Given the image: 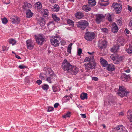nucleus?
I'll list each match as a JSON object with an SVG mask.
<instances>
[{
  "label": "nucleus",
  "instance_id": "f257e3e1",
  "mask_svg": "<svg viewBox=\"0 0 132 132\" xmlns=\"http://www.w3.org/2000/svg\"><path fill=\"white\" fill-rule=\"evenodd\" d=\"M35 38L36 42L38 45H42L46 41L45 36L42 34H39L38 36H35Z\"/></svg>",
  "mask_w": 132,
  "mask_h": 132
},
{
  "label": "nucleus",
  "instance_id": "f03ea898",
  "mask_svg": "<svg viewBox=\"0 0 132 132\" xmlns=\"http://www.w3.org/2000/svg\"><path fill=\"white\" fill-rule=\"evenodd\" d=\"M88 22L85 20H81L78 21L77 24V27L82 30H84L88 26Z\"/></svg>",
  "mask_w": 132,
  "mask_h": 132
},
{
  "label": "nucleus",
  "instance_id": "7ed1b4c3",
  "mask_svg": "<svg viewBox=\"0 0 132 132\" xmlns=\"http://www.w3.org/2000/svg\"><path fill=\"white\" fill-rule=\"evenodd\" d=\"M60 38V37L59 36L51 38L50 40L52 44L55 47L59 46V45Z\"/></svg>",
  "mask_w": 132,
  "mask_h": 132
},
{
  "label": "nucleus",
  "instance_id": "20e7f679",
  "mask_svg": "<svg viewBox=\"0 0 132 132\" xmlns=\"http://www.w3.org/2000/svg\"><path fill=\"white\" fill-rule=\"evenodd\" d=\"M61 67L63 70L69 72L70 67H71V65L66 59H65L62 63Z\"/></svg>",
  "mask_w": 132,
  "mask_h": 132
},
{
  "label": "nucleus",
  "instance_id": "39448f33",
  "mask_svg": "<svg viewBox=\"0 0 132 132\" xmlns=\"http://www.w3.org/2000/svg\"><path fill=\"white\" fill-rule=\"evenodd\" d=\"M112 7L114 8V11L115 12L116 14H119L121 12L122 7L120 4L117 3H113L112 5Z\"/></svg>",
  "mask_w": 132,
  "mask_h": 132
},
{
  "label": "nucleus",
  "instance_id": "423d86ee",
  "mask_svg": "<svg viewBox=\"0 0 132 132\" xmlns=\"http://www.w3.org/2000/svg\"><path fill=\"white\" fill-rule=\"evenodd\" d=\"M96 63H95L89 62L87 64H85L84 66L85 67V70L86 71L88 72H90V69L94 68L96 66Z\"/></svg>",
  "mask_w": 132,
  "mask_h": 132
},
{
  "label": "nucleus",
  "instance_id": "0eeeda50",
  "mask_svg": "<svg viewBox=\"0 0 132 132\" xmlns=\"http://www.w3.org/2000/svg\"><path fill=\"white\" fill-rule=\"evenodd\" d=\"M95 34L93 32H87L85 33L84 38L86 40L91 41L95 37Z\"/></svg>",
  "mask_w": 132,
  "mask_h": 132
},
{
  "label": "nucleus",
  "instance_id": "6e6552de",
  "mask_svg": "<svg viewBox=\"0 0 132 132\" xmlns=\"http://www.w3.org/2000/svg\"><path fill=\"white\" fill-rule=\"evenodd\" d=\"M105 15L102 14H97L95 15V21L96 23L99 24L105 18Z\"/></svg>",
  "mask_w": 132,
  "mask_h": 132
},
{
  "label": "nucleus",
  "instance_id": "1a4fd4ad",
  "mask_svg": "<svg viewBox=\"0 0 132 132\" xmlns=\"http://www.w3.org/2000/svg\"><path fill=\"white\" fill-rule=\"evenodd\" d=\"M115 132H128L125 127L122 125H117L114 129Z\"/></svg>",
  "mask_w": 132,
  "mask_h": 132
},
{
  "label": "nucleus",
  "instance_id": "9d476101",
  "mask_svg": "<svg viewBox=\"0 0 132 132\" xmlns=\"http://www.w3.org/2000/svg\"><path fill=\"white\" fill-rule=\"evenodd\" d=\"M79 71L78 68L76 66H72L70 67L69 72H71L72 75H76Z\"/></svg>",
  "mask_w": 132,
  "mask_h": 132
},
{
  "label": "nucleus",
  "instance_id": "9b49d317",
  "mask_svg": "<svg viewBox=\"0 0 132 132\" xmlns=\"http://www.w3.org/2000/svg\"><path fill=\"white\" fill-rule=\"evenodd\" d=\"M130 92L129 91H118L117 94L121 97H126L129 95Z\"/></svg>",
  "mask_w": 132,
  "mask_h": 132
},
{
  "label": "nucleus",
  "instance_id": "f8f14e48",
  "mask_svg": "<svg viewBox=\"0 0 132 132\" xmlns=\"http://www.w3.org/2000/svg\"><path fill=\"white\" fill-rule=\"evenodd\" d=\"M107 43V42L105 40L100 42L98 44V46L101 50H104L106 47Z\"/></svg>",
  "mask_w": 132,
  "mask_h": 132
},
{
  "label": "nucleus",
  "instance_id": "ddd939ff",
  "mask_svg": "<svg viewBox=\"0 0 132 132\" xmlns=\"http://www.w3.org/2000/svg\"><path fill=\"white\" fill-rule=\"evenodd\" d=\"M45 70H46V75H49V76L51 77L54 76L55 77H56L55 75L53 73V71L51 70V69L50 68L48 67L45 68Z\"/></svg>",
  "mask_w": 132,
  "mask_h": 132
},
{
  "label": "nucleus",
  "instance_id": "4468645a",
  "mask_svg": "<svg viewBox=\"0 0 132 132\" xmlns=\"http://www.w3.org/2000/svg\"><path fill=\"white\" fill-rule=\"evenodd\" d=\"M121 79L122 80V81H126L127 80L131 78L130 76L129 75H127L125 73H121Z\"/></svg>",
  "mask_w": 132,
  "mask_h": 132
},
{
  "label": "nucleus",
  "instance_id": "2eb2a0df",
  "mask_svg": "<svg viewBox=\"0 0 132 132\" xmlns=\"http://www.w3.org/2000/svg\"><path fill=\"white\" fill-rule=\"evenodd\" d=\"M126 40L124 39L123 37H120L118 39L117 43L119 45L123 46L124 44L126 43Z\"/></svg>",
  "mask_w": 132,
  "mask_h": 132
},
{
  "label": "nucleus",
  "instance_id": "dca6fc26",
  "mask_svg": "<svg viewBox=\"0 0 132 132\" xmlns=\"http://www.w3.org/2000/svg\"><path fill=\"white\" fill-rule=\"evenodd\" d=\"M11 21L13 23L19 24L20 21V18L17 16H14V18H11Z\"/></svg>",
  "mask_w": 132,
  "mask_h": 132
},
{
  "label": "nucleus",
  "instance_id": "f3484780",
  "mask_svg": "<svg viewBox=\"0 0 132 132\" xmlns=\"http://www.w3.org/2000/svg\"><path fill=\"white\" fill-rule=\"evenodd\" d=\"M26 44L27 48L29 50L32 49L34 47V43L30 40H28L26 41Z\"/></svg>",
  "mask_w": 132,
  "mask_h": 132
},
{
  "label": "nucleus",
  "instance_id": "a211bd4d",
  "mask_svg": "<svg viewBox=\"0 0 132 132\" xmlns=\"http://www.w3.org/2000/svg\"><path fill=\"white\" fill-rule=\"evenodd\" d=\"M111 29L112 31L114 33H116L118 32V28L115 23L113 22L112 23Z\"/></svg>",
  "mask_w": 132,
  "mask_h": 132
},
{
  "label": "nucleus",
  "instance_id": "6ab92c4d",
  "mask_svg": "<svg viewBox=\"0 0 132 132\" xmlns=\"http://www.w3.org/2000/svg\"><path fill=\"white\" fill-rule=\"evenodd\" d=\"M37 22L40 26L42 27L44 26L45 24V20L43 17H41L39 19Z\"/></svg>",
  "mask_w": 132,
  "mask_h": 132
},
{
  "label": "nucleus",
  "instance_id": "aec40b11",
  "mask_svg": "<svg viewBox=\"0 0 132 132\" xmlns=\"http://www.w3.org/2000/svg\"><path fill=\"white\" fill-rule=\"evenodd\" d=\"M100 62L102 65L103 67H106L108 65L107 61L102 57L100 58Z\"/></svg>",
  "mask_w": 132,
  "mask_h": 132
},
{
  "label": "nucleus",
  "instance_id": "412c9836",
  "mask_svg": "<svg viewBox=\"0 0 132 132\" xmlns=\"http://www.w3.org/2000/svg\"><path fill=\"white\" fill-rule=\"evenodd\" d=\"M35 8L36 10H40L42 8V4L41 2H37L35 4Z\"/></svg>",
  "mask_w": 132,
  "mask_h": 132
},
{
  "label": "nucleus",
  "instance_id": "4be33fe9",
  "mask_svg": "<svg viewBox=\"0 0 132 132\" xmlns=\"http://www.w3.org/2000/svg\"><path fill=\"white\" fill-rule=\"evenodd\" d=\"M106 69L110 71H113L115 70V66L112 64H108L107 67Z\"/></svg>",
  "mask_w": 132,
  "mask_h": 132
},
{
  "label": "nucleus",
  "instance_id": "5701e85b",
  "mask_svg": "<svg viewBox=\"0 0 132 132\" xmlns=\"http://www.w3.org/2000/svg\"><path fill=\"white\" fill-rule=\"evenodd\" d=\"M60 8L59 5L57 4H55L52 7V10L54 12H57L59 11Z\"/></svg>",
  "mask_w": 132,
  "mask_h": 132
},
{
  "label": "nucleus",
  "instance_id": "b1692460",
  "mask_svg": "<svg viewBox=\"0 0 132 132\" xmlns=\"http://www.w3.org/2000/svg\"><path fill=\"white\" fill-rule=\"evenodd\" d=\"M52 89L53 91L54 92H58L60 90V87L59 86V85L57 84L52 86Z\"/></svg>",
  "mask_w": 132,
  "mask_h": 132
},
{
  "label": "nucleus",
  "instance_id": "393cba45",
  "mask_svg": "<svg viewBox=\"0 0 132 132\" xmlns=\"http://www.w3.org/2000/svg\"><path fill=\"white\" fill-rule=\"evenodd\" d=\"M75 16L76 18L79 19L82 18L84 16V14L81 12H78L75 14Z\"/></svg>",
  "mask_w": 132,
  "mask_h": 132
},
{
  "label": "nucleus",
  "instance_id": "a878e982",
  "mask_svg": "<svg viewBox=\"0 0 132 132\" xmlns=\"http://www.w3.org/2000/svg\"><path fill=\"white\" fill-rule=\"evenodd\" d=\"M32 7L31 4L29 3L26 2L24 3L23 5L22 6L23 9L26 10L27 8H31Z\"/></svg>",
  "mask_w": 132,
  "mask_h": 132
},
{
  "label": "nucleus",
  "instance_id": "bb28decb",
  "mask_svg": "<svg viewBox=\"0 0 132 132\" xmlns=\"http://www.w3.org/2000/svg\"><path fill=\"white\" fill-rule=\"evenodd\" d=\"M127 117L130 121L132 122V110H129L128 111Z\"/></svg>",
  "mask_w": 132,
  "mask_h": 132
},
{
  "label": "nucleus",
  "instance_id": "cd10ccee",
  "mask_svg": "<svg viewBox=\"0 0 132 132\" xmlns=\"http://www.w3.org/2000/svg\"><path fill=\"white\" fill-rule=\"evenodd\" d=\"M109 0H100V4L102 6H106L108 5L109 3L108 2Z\"/></svg>",
  "mask_w": 132,
  "mask_h": 132
},
{
  "label": "nucleus",
  "instance_id": "c85d7f7f",
  "mask_svg": "<svg viewBox=\"0 0 132 132\" xmlns=\"http://www.w3.org/2000/svg\"><path fill=\"white\" fill-rule=\"evenodd\" d=\"M90 6L89 5H84L82 7V9L86 12H88L90 10Z\"/></svg>",
  "mask_w": 132,
  "mask_h": 132
},
{
  "label": "nucleus",
  "instance_id": "c756f323",
  "mask_svg": "<svg viewBox=\"0 0 132 132\" xmlns=\"http://www.w3.org/2000/svg\"><path fill=\"white\" fill-rule=\"evenodd\" d=\"M33 14V13L32 12L30 9H28L27 10L26 12V17L30 18L31 17Z\"/></svg>",
  "mask_w": 132,
  "mask_h": 132
},
{
  "label": "nucleus",
  "instance_id": "7c9ffc66",
  "mask_svg": "<svg viewBox=\"0 0 132 132\" xmlns=\"http://www.w3.org/2000/svg\"><path fill=\"white\" fill-rule=\"evenodd\" d=\"M119 46L118 45H117L114 46L111 49V52H116L119 49Z\"/></svg>",
  "mask_w": 132,
  "mask_h": 132
},
{
  "label": "nucleus",
  "instance_id": "2f4dec72",
  "mask_svg": "<svg viewBox=\"0 0 132 132\" xmlns=\"http://www.w3.org/2000/svg\"><path fill=\"white\" fill-rule=\"evenodd\" d=\"M89 5L91 6H94L96 4V2L95 0H88Z\"/></svg>",
  "mask_w": 132,
  "mask_h": 132
},
{
  "label": "nucleus",
  "instance_id": "473e14b6",
  "mask_svg": "<svg viewBox=\"0 0 132 132\" xmlns=\"http://www.w3.org/2000/svg\"><path fill=\"white\" fill-rule=\"evenodd\" d=\"M52 17L54 21L58 23L60 20V18L57 17V16L55 14H52Z\"/></svg>",
  "mask_w": 132,
  "mask_h": 132
},
{
  "label": "nucleus",
  "instance_id": "72a5a7b5",
  "mask_svg": "<svg viewBox=\"0 0 132 132\" xmlns=\"http://www.w3.org/2000/svg\"><path fill=\"white\" fill-rule=\"evenodd\" d=\"M129 47L127 48H126L125 50L127 53L132 54V46L130 44H129Z\"/></svg>",
  "mask_w": 132,
  "mask_h": 132
},
{
  "label": "nucleus",
  "instance_id": "f704fd0d",
  "mask_svg": "<svg viewBox=\"0 0 132 132\" xmlns=\"http://www.w3.org/2000/svg\"><path fill=\"white\" fill-rule=\"evenodd\" d=\"M87 94L86 93H82L80 96V98L81 100H84L85 99H87Z\"/></svg>",
  "mask_w": 132,
  "mask_h": 132
},
{
  "label": "nucleus",
  "instance_id": "c9c22d12",
  "mask_svg": "<svg viewBox=\"0 0 132 132\" xmlns=\"http://www.w3.org/2000/svg\"><path fill=\"white\" fill-rule=\"evenodd\" d=\"M114 63L116 64H118L119 63L120 61H119L117 57L116 56L113 57L112 58Z\"/></svg>",
  "mask_w": 132,
  "mask_h": 132
},
{
  "label": "nucleus",
  "instance_id": "e433bc0d",
  "mask_svg": "<svg viewBox=\"0 0 132 132\" xmlns=\"http://www.w3.org/2000/svg\"><path fill=\"white\" fill-rule=\"evenodd\" d=\"M67 22L68 24L70 26H71L72 27L74 26V22L71 20L69 19L67 20Z\"/></svg>",
  "mask_w": 132,
  "mask_h": 132
},
{
  "label": "nucleus",
  "instance_id": "4c0bfd02",
  "mask_svg": "<svg viewBox=\"0 0 132 132\" xmlns=\"http://www.w3.org/2000/svg\"><path fill=\"white\" fill-rule=\"evenodd\" d=\"M41 88L43 90L46 91L49 88V86L48 85L44 84L42 85Z\"/></svg>",
  "mask_w": 132,
  "mask_h": 132
},
{
  "label": "nucleus",
  "instance_id": "58836bf2",
  "mask_svg": "<svg viewBox=\"0 0 132 132\" xmlns=\"http://www.w3.org/2000/svg\"><path fill=\"white\" fill-rule=\"evenodd\" d=\"M72 44H73L72 43H70L68 46L67 51L69 53H71V50L72 49L71 46Z\"/></svg>",
  "mask_w": 132,
  "mask_h": 132
},
{
  "label": "nucleus",
  "instance_id": "ea45409f",
  "mask_svg": "<svg viewBox=\"0 0 132 132\" xmlns=\"http://www.w3.org/2000/svg\"><path fill=\"white\" fill-rule=\"evenodd\" d=\"M10 44H12V45H14L16 43V41L13 39H10L9 40Z\"/></svg>",
  "mask_w": 132,
  "mask_h": 132
},
{
  "label": "nucleus",
  "instance_id": "a19ab883",
  "mask_svg": "<svg viewBox=\"0 0 132 132\" xmlns=\"http://www.w3.org/2000/svg\"><path fill=\"white\" fill-rule=\"evenodd\" d=\"M46 77V74L41 73L40 74L39 77L42 79H44Z\"/></svg>",
  "mask_w": 132,
  "mask_h": 132
},
{
  "label": "nucleus",
  "instance_id": "79ce46f5",
  "mask_svg": "<svg viewBox=\"0 0 132 132\" xmlns=\"http://www.w3.org/2000/svg\"><path fill=\"white\" fill-rule=\"evenodd\" d=\"M71 114L70 112H68L63 116V117L64 118H66L67 117H69L71 116Z\"/></svg>",
  "mask_w": 132,
  "mask_h": 132
},
{
  "label": "nucleus",
  "instance_id": "37998d69",
  "mask_svg": "<svg viewBox=\"0 0 132 132\" xmlns=\"http://www.w3.org/2000/svg\"><path fill=\"white\" fill-rule=\"evenodd\" d=\"M70 97L67 95H66L63 98V99L65 100L64 102H66L70 100Z\"/></svg>",
  "mask_w": 132,
  "mask_h": 132
},
{
  "label": "nucleus",
  "instance_id": "c03bdc74",
  "mask_svg": "<svg viewBox=\"0 0 132 132\" xmlns=\"http://www.w3.org/2000/svg\"><path fill=\"white\" fill-rule=\"evenodd\" d=\"M126 88L124 86H120L118 91H126Z\"/></svg>",
  "mask_w": 132,
  "mask_h": 132
},
{
  "label": "nucleus",
  "instance_id": "a18cd8bd",
  "mask_svg": "<svg viewBox=\"0 0 132 132\" xmlns=\"http://www.w3.org/2000/svg\"><path fill=\"white\" fill-rule=\"evenodd\" d=\"M54 25V22L53 21H51L49 22L47 24V26L48 27H50V26H53Z\"/></svg>",
  "mask_w": 132,
  "mask_h": 132
},
{
  "label": "nucleus",
  "instance_id": "49530a36",
  "mask_svg": "<svg viewBox=\"0 0 132 132\" xmlns=\"http://www.w3.org/2000/svg\"><path fill=\"white\" fill-rule=\"evenodd\" d=\"M53 78H54V79H55V78H56V77H54V76L51 77V76H50V77H48L47 78L46 80L47 81H48L49 83H51V79L52 78L53 79Z\"/></svg>",
  "mask_w": 132,
  "mask_h": 132
},
{
  "label": "nucleus",
  "instance_id": "de8ad7c7",
  "mask_svg": "<svg viewBox=\"0 0 132 132\" xmlns=\"http://www.w3.org/2000/svg\"><path fill=\"white\" fill-rule=\"evenodd\" d=\"M89 62L95 63L94 62V56H90Z\"/></svg>",
  "mask_w": 132,
  "mask_h": 132
},
{
  "label": "nucleus",
  "instance_id": "09e8293b",
  "mask_svg": "<svg viewBox=\"0 0 132 132\" xmlns=\"http://www.w3.org/2000/svg\"><path fill=\"white\" fill-rule=\"evenodd\" d=\"M116 56L117 57V58L120 61H122V60H123L125 57L123 56H119L118 55Z\"/></svg>",
  "mask_w": 132,
  "mask_h": 132
},
{
  "label": "nucleus",
  "instance_id": "8fccbe9b",
  "mask_svg": "<svg viewBox=\"0 0 132 132\" xmlns=\"http://www.w3.org/2000/svg\"><path fill=\"white\" fill-rule=\"evenodd\" d=\"M2 21L3 23L6 24L8 22V20L5 17H4L2 19Z\"/></svg>",
  "mask_w": 132,
  "mask_h": 132
},
{
  "label": "nucleus",
  "instance_id": "3c124183",
  "mask_svg": "<svg viewBox=\"0 0 132 132\" xmlns=\"http://www.w3.org/2000/svg\"><path fill=\"white\" fill-rule=\"evenodd\" d=\"M54 110V108L52 107L48 106V107L47 110V112H51Z\"/></svg>",
  "mask_w": 132,
  "mask_h": 132
},
{
  "label": "nucleus",
  "instance_id": "603ef678",
  "mask_svg": "<svg viewBox=\"0 0 132 132\" xmlns=\"http://www.w3.org/2000/svg\"><path fill=\"white\" fill-rule=\"evenodd\" d=\"M101 31L104 33H107L108 31V30L106 28H102L101 29Z\"/></svg>",
  "mask_w": 132,
  "mask_h": 132
},
{
  "label": "nucleus",
  "instance_id": "864d4df0",
  "mask_svg": "<svg viewBox=\"0 0 132 132\" xmlns=\"http://www.w3.org/2000/svg\"><path fill=\"white\" fill-rule=\"evenodd\" d=\"M82 50L81 48H79L77 51V54L79 56H80L82 53Z\"/></svg>",
  "mask_w": 132,
  "mask_h": 132
},
{
  "label": "nucleus",
  "instance_id": "5fc2aeb1",
  "mask_svg": "<svg viewBox=\"0 0 132 132\" xmlns=\"http://www.w3.org/2000/svg\"><path fill=\"white\" fill-rule=\"evenodd\" d=\"M44 15L45 16L44 17H46V16L48 14V11L47 9H45L44 10Z\"/></svg>",
  "mask_w": 132,
  "mask_h": 132
},
{
  "label": "nucleus",
  "instance_id": "6e6d98bb",
  "mask_svg": "<svg viewBox=\"0 0 132 132\" xmlns=\"http://www.w3.org/2000/svg\"><path fill=\"white\" fill-rule=\"evenodd\" d=\"M117 24L120 26L122 24V21L120 19H118L117 20Z\"/></svg>",
  "mask_w": 132,
  "mask_h": 132
},
{
  "label": "nucleus",
  "instance_id": "4d7b16f0",
  "mask_svg": "<svg viewBox=\"0 0 132 132\" xmlns=\"http://www.w3.org/2000/svg\"><path fill=\"white\" fill-rule=\"evenodd\" d=\"M108 21L110 22H112V19L111 15H109V16H108Z\"/></svg>",
  "mask_w": 132,
  "mask_h": 132
},
{
  "label": "nucleus",
  "instance_id": "13d9d810",
  "mask_svg": "<svg viewBox=\"0 0 132 132\" xmlns=\"http://www.w3.org/2000/svg\"><path fill=\"white\" fill-rule=\"evenodd\" d=\"M36 82L38 85H40L42 83V81L40 80H37Z\"/></svg>",
  "mask_w": 132,
  "mask_h": 132
},
{
  "label": "nucleus",
  "instance_id": "bf43d9fd",
  "mask_svg": "<svg viewBox=\"0 0 132 132\" xmlns=\"http://www.w3.org/2000/svg\"><path fill=\"white\" fill-rule=\"evenodd\" d=\"M19 68L21 69H23L25 68H26V66L25 65H21L19 66Z\"/></svg>",
  "mask_w": 132,
  "mask_h": 132
},
{
  "label": "nucleus",
  "instance_id": "052dcab7",
  "mask_svg": "<svg viewBox=\"0 0 132 132\" xmlns=\"http://www.w3.org/2000/svg\"><path fill=\"white\" fill-rule=\"evenodd\" d=\"M92 79L93 80L97 81L98 80V78L96 77H92Z\"/></svg>",
  "mask_w": 132,
  "mask_h": 132
},
{
  "label": "nucleus",
  "instance_id": "680f3d73",
  "mask_svg": "<svg viewBox=\"0 0 132 132\" xmlns=\"http://www.w3.org/2000/svg\"><path fill=\"white\" fill-rule=\"evenodd\" d=\"M90 58V56L86 57V58L84 59V61L85 62H86V61H89V62Z\"/></svg>",
  "mask_w": 132,
  "mask_h": 132
},
{
  "label": "nucleus",
  "instance_id": "e2e57ef3",
  "mask_svg": "<svg viewBox=\"0 0 132 132\" xmlns=\"http://www.w3.org/2000/svg\"><path fill=\"white\" fill-rule=\"evenodd\" d=\"M125 72L127 73H129L130 72V70L129 68H128L126 70V69H124Z\"/></svg>",
  "mask_w": 132,
  "mask_h": 132
},
{
  "label": "nucleus",
  "instance_id": "0e129e2a",
  "mask_svg": "<svg viewBox=\"0 0 132 132\" xmlns=\"http://www.w3.org/2000/svg\"><path fill=\"white\" fill-rule=\"evenodd\" d=\"M57 0H49L50 2L52 3H56Z\"/></svg>",
  "mask_w": 132,
  "mask_h": 132
},
{
  "label": "nucleus",
  "instance_id": "69168bd1",
  "mask_svg": "<svg viewBox=\"0 0 132 132\" xmlns=\"http://www.w3.org/2000/svg\"><path fill=\"white\" fill-rule=\"evenodd\" d=\"M59 105V104L58 103H55L54 105V108H57Z\"/></svg>",
  "mask_w": 132,
  "mask_h": 132
},
{
  "label": "nucleus",
  "instance_id": "338daca9",
  "mask_svg": "<svg viewBox=\"0 0 132 132\" xmlns=\"http://www.w3.org/2000/svg\"><path fill=\"white\" fill-rule=\"evenodd\" d=\"M2 49L3 51H5L6 50H7L8 49H7L6 47L5 46H3Z\"/></svg>",
  "mask_w": 132,
  "mask_h": 132
},
{
  "label": "nucleus",
  "instance_id": "774afa93",
  "mask_svg": "<svg viewBox=\"0 0 132 132\" xmlns=\"http://www.w3.org/2000/svg\"><path fill=\"white\" fill-rule=\"evenodd\" d=\"M60 42L62 45H65V42L63 41H60Z\"/></svg>",
  "mask_w": 132,
  "mask_h": 132
}]
</instances>
